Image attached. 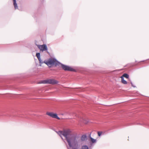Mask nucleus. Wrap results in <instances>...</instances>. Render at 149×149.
<instances>
[{
    "mask_svg": "<svg viewBox=\"0 0 149 149\" xmlns=\"http://www.w3.org/2000/svg\"><path fill=\"white\" fill-rule=\"evenodd\" d=\"M57 132L62 139V135L65 137L69 146L68 147V149H79L81 146V141H85L87 140L86 134L83 135L81 140L76 135L71 134V131L69 129Z\"/></svg>",
    "mask_w": 149,
    "mask_h": 149,
    "instance_id": "f257e3e1",
    "label": "nucleus"
},
{
    "mask_svg": "<svg viewBox=\"0 0 149 149\" xmlns=\"http://www.w3.org/2000/svg\"><path fill=\"white\" fill-rule=\"evenodd\" d=\"M44 63L50 68L54 65L56 66L59 64L60 63L56 59L54 58H50L48 61H44Z\"/></svg>",
    "mask_w": 149,
    "mask_h": 149,
    "instance_id": "f03ea898",
    "label": "nucleus"
},
{
    "mask_svg": "<svg viewBox=\"0 0 149 149\" xmlns=\"http://www.w3.org/2000/svg\"><path fill=\"white\" fill-rule=\"evenodd\" d=\"M41 83L44 84H57L58 83V81L54 79H49L43 80L42 81Z\"/></svg>",
    "mask_w": 149,
    "mask_h": 149,
    "instance_id": "7ed1b4c3",
    "label": "nucleus"
},
{
    "mask_svg": "<svg viewBox=\"0 0 149 149\" xmlns=\"http://www.w3.org/2000/svg\"><path fill=\"white\" fill-rule=\"evenodd\" d=\"M61 66L63 70L65 71H75V70L71 67L68 65L61 64Z\"/></svg>",
    "mask_w": 149,
    "mask_h": 149,
    "instance_id": "20e7f679",
    "label": "nucleus"
},
{
    "mask_svg": "<svg viewBox=\"0 0 149 149\" xmlns=\"http://www.w3.org/2000/svg\"><path fill=\"white\" fill-rule=\"evenodd\" d=\"M46 114L53 118L58 120L60 119V118L57 116V115L56 113H54L53 112H47Z\"/></svg>",
    "mask_w": 149,
    "mask_h": 149,
    "instance_id": "39448f33",
    "label": "nucleus"
},
{
    "mask_svg": "<svg viewBox=\"0 0 149 149\" xmlns=\"http://www.w3.org/2000/svg\"><path fill=\"white\" fill-rule=\"evenodd\" d=\"M38 47L41 51H43L47 50V47L46 45H38Z\"/></svg>",
    "mask_w": 149,
    "mask_h": 149,
    "instance_id": "423d86ee",
    "label": "nucleus"
},
{
    "mask_svg": "<svg viewBox=\"0 0 149 149\" xmlns=\"http://www.w3.org/2000/svg\"><path fill=\"white\" fill-rule=\"evenodd\" d=\"M91 133L89 135V138H90V139H91V142L93 143H95L96 142V139H94L93 138H92L91 136Z\"/></svg>",
    "mask_w": 149,
    "mask_h": 149,
    "instance_id": "0eeeda50",
    "label": "nucleus"
},
{
    "mask_svg": "<svg viewBox=\"0 0 149 149\" xmlns=\"http://www.w3.org/2000/svg\"><path fill=\"white\" fill-rule=\"evenodd\" d=\"M121 81L123 84H127V81L124 79L123 76H121Z\"/></svg>",
    "mask_w": 149,
    "mask_h": 149,
    "instance_id": "6e6552de",
    "label": "nucleus"
},
{
    "mask_svg": "<svg viewBox=\"0 0 149 149\" xmlns=\"http://www.w3.org/2000/svg\"><path fill=\"white\" fill-rule=\"evenodd\" d=\"M36 56L37 58H38L39 61H40V53H38L36 54Z\"/></svg>",
    "mask_w": 149,
    "mask_h": 149,
    "instance_id": "1a4fd4ad",
    "label": "nucleus"
},
{
    "mask_svg": "<svg viewBox=\"0 0 149 149\" xmlns=\"http://www.w3.org/2000/svg\"><path fill=\"white\" fill-rule=\"evenodd\" d=\"M13 2H14L13 4H14V7H15V9H16L18 7H17V4L16 3V0H13Z\"/></svg>",
    "mask_w": 149,
    "mask_h": 149,
    "instance_id": "9d476101",
    "label": "nucleus"
},
{
    "mask_svg": "<svg viewBox=\"0 0 149 149\" xmlns=\"http://www.w3.org/2000/svg\"><path fill=\"white\" fill-rule=\"evenodd\" d=\"M122 76H123V77H125L127 79H128L129 77V75L126 73L124 74Z\"/></svg>",
    "mask_w": 149,
    "mask_h": 149,
    "instance_id": "9b49d317",
    "label": "nucleus"
},
{
    "mask_svg": "<svg viewBox=\"0 0 149 149\" xmlns=\"http://www.w3.org/2000/svg\"><path fill=\"white\" fill-rule=\"evenodd\" d=\"M81 149H88V146L84 145L82 147Z\"/></svg>",
    "mask_w": 149,
    "mask_h": 149,
    "instance_id": "f8f14e48",
    "label": "nucleus"
},
{
    "mask_svg": "<svg viewBox=\"0 0 149 149\" xmlns=\"http://www.w3.org/2000/svg\"><path fill=\"white\" fill-rule=\"evenodd\" d=\"M102 133V132H98V136H101V134Z\"/></svg>",
    "mask_w": 149,
    "mask_h": 149,
    "instance_id": "ddd939ff",
    "label": "nucleus"
},
{
    "mask_svg": "<svg viewBox=\"0 0 149 149\" xmlns=\"http://www.w3.org/2000/svg\"><path fill=\"white\" fill-rule=\"evenodd\" d=\"M39 61V63L40 64H42V63H44V61H43L41 60V59H40V61Z\"/></svg>",
    "mask_w": 149,
    "mask_h": 149,
    "instance_id": "4468645a",
    "label": "nucleus"
},
{
    "mask_svg": "<svg viewBox=\"0 0 149 149\" xmlns=\"http://www.w3.org/2000/svg\"><path fill=\"white\" fill-rule=\"evenodd\" d=\"M131 84L132 86V87H136V86H135L133 84V83H132V81H131Z\"/></svg>",
    "mask_w": 149,
    "mask_h": 149,
    "instance_id": "2eb2a0df",
    "label": "nucleus"
}]
</instances>
